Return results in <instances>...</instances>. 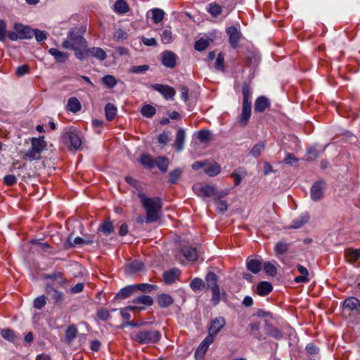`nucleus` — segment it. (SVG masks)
<instances>
[{
	"label": "nucleus",
	"mask_w": 360,
	"mask_h": 360,
	"mask_svg": "<svg viewBox=\"0 0 360 360\" xmlns=\"http://www.w3.org/2000/svg\"><path fill=\"white\" fill-rule=\"evenodd\" d=\"M62 46L66 49L73 50L77 58L79 60L85 58L84 50L87 47V41L78 29L72 28L69 30Z\"/></svg>",
	"instance_id": "f257e3e1"
},
{
	"label": "nucleus",
	"mask_w": 360,
	"mask_h": 360,
	"mask_svg": "<svg viewBox=\"0 0 360 360\" xmlns=\"http://www.w3.org/2000/svg\"><path fill=\"white\" fill-rule=\"evenodd\" d=\"M141 205L146 211L145 221L152 223L158 221L160 217L162 207V200L159 197L149 198L143 193H138Z\"/></svg>",
	"instance_id": "f03ea898"
},
{
	"label": "nucleus",
	"mask_w": 360,
	"mask_h": 360,
	"mask_svg": "<svg viewBox=\"0 0 360 360\" xmlns=\"http://www.w3.org/2000/svg\"><path fill=\"white\" fill-rule=\"evenodd\" d=\"M243 103L242 110L240 115L239 122L243 126H246L252 113V105L250 98L252 91L249 83L244 82L242 84Z\"/></svg>",
	"instance_id": "7ed1b4c3"
},
{
	"label": "nucleus",
	"mask_w": 360,
	"mask_h": 360,
	"mask_svg": "<svg viewBox=\"0 0 360 360\" xmlns=\"http://www.w3.org/2000/svg\"><path fill=\"white\" fill-rule=\"evenodd\" d=\"M130 338L141 345L154 344L160 340L161 333L155 329H143L134 332Z\"/></svg>",
	"instance_id": "20e7f679"
},
{
	"label": "nucleus",
	"mask_w": 360,
	"mask_h": 360,
	"mask_svg": "<svg viewBox=\"0 0 360 360\" xmlns=\"http://www.w3.org/2000/svg\"><path fill=\"white\" fill-rule=\"evenodd\" d=\"M31 148L25 153L23 158L29 161L40 160L41 153L46 148L47 143L44 136L38 138L33 137L30 139Z\"/></svg>",
	"instance_id": "39448f33"
},
{
	"label": "nucleus",
	"mask_w": 360,
	"mask_h": 360,
	"mask_svg": "<svg viewBox=\"0 0 360 360\" xmlns=\"http://www.w3.org/2000/svg\"><path fill=\"white\" fill-rule=\"evenodd\" d=\"M194 192L200 197L206 198L213 196L214 198L224 197L227 195L225 191H217L214 187L210 185L195 184L193 186Z\"/></svg>",
	"instance_id": "423d86ee"
},
{
	"label": "nucleus",
	"mask_w": 360,
	"mask_h": 360,
	"mask_svg": "<svg viewBox=\"0 0 360 360\" xmlns=\"http://www.w3.org/2000/svg\"><path fill=\"white\" fill-rule=\"evenodd\" d=\"M62 139L65 143H70V148L71 150H77L80 148L82 141L77 134L72 131H68L62 136Z\"/></svg>",
	"instance_id": "0eeeda50"
},
{
	"label": "nucleus",
	"mask_w": 360,
	"mask_h": 360,
	"mask_svg": "<svg viewBox=\"0 0 360 360\" xmlns=\"http://www.w3.org/2000/svg\"><path fill=\"white\" fill-rule=\"evenodd\" d=\"M151 88L161 94L166 99L171 101L174 100L176 91L173 87L169 85L154 84L151 85Z\"/></svg>",
	"instance_id": "6e6552de"
},
{
	"label": "nucleus",
	"mask_w": 360,
	"mask_h": 360,
	"mask_svg": "<svg viewBox=\"0 0 360 360\" xmlns=\"http://www.w3.org/2000/svg\"><path fill=\"white\" fill-rule=\"evenodd\" d=\"M226 32L229 36V41L233 49H236L238 46V43L242 37L240 31L234 26H230L226 28Z\"/></svg>",
	"instance_id": "1a4fd4ad"
},
{
	"label": "nucleus",
	"mask_w": 360,
	"mask_h": 360,
	"mask_svg": "<svg viewBox=\"0 0 360 360\" xmlns=\"http://www.w3.org/2000/svg\"><path fill=\"white\" fill-rule=\"evenodd\" d=\"M325 188V182L323 181H318L315 182L310 190L311 198L314 201L320 200L323 196Z\"/></svg>",
	"instance_id": "9d476101"
},
{
	"label": "nucleus",
	"mask_w": 360,
	"mask_h": 360,
	"mask_svg": "<svg viewBox=\"0 0 360 360\" xmlns=\"http://www.w3.org/2000/svg\"><path fill=\"white\" fill-rule=\"evenodd\" d=\"M225 324L226 321L224 317L219 316L213 319L210 323L208 336H211L214 339V337L224 328Z\"/></svg>",
	"instance_id": "9b49d317"
},
{
	"label": "nucleus",
	"mask_w": 360,
	"mask_h": 360,
	"mask_svg": "<svg viewBox=\"0 0 360 360\" xmlns=\"http://www.w3.org/2000/svg\"><path fill=\"white\" fill-rule=\"evenodd\" d=\"M161 56V62L163 65L169 68H174L176 66L178 57L174 52L165 51Z\"/></svg>",
	"instance_id": "f8f14e48"
},
{
	"label": "nucleus",
	"mask_w": 360,
	"mask_h": 360,
	"mask_svg": "<svg viewBox=\"0 0 360 360\" xmlns=\"http://www.w3.org/2000/svg\"><path fill=\"white\" fill-rule=\"evenodd\" d=\"M13 28L20 36V39H28L33 37V31L29 26L17 22L14 24Z\"/></svg>",
	"instance_id": "ddd939ff"
},
{
	"label": "nucleus",
	"mask_w": 360,
	"mask_h": 360,
	"mask_svg": "<svg viewBox=\"0 0 360 360\" xmlns=\"http://www.w3.org/2000/svg\"><path fill=\"white\" fill-rule=\"evenodd\" d=\"M214 342V338L211 336L207 335L206 338L200 344L198 349L195 351V356L198 359V358H204L206 352L207 351L210 345Z\"/></svg>",
	"instance_id": "4468645a"
},
{
	"label": "nucleus",
	"mask_w": 360,
	"mask_h": 360,
	"mask_svg": "<svg viewBox=\"0 0 360 360\" xmlns=\"http://www.w3.org/2000/svg\"><path fill=\"white\" fill-rule=\"evenodd\" d=\"M45 292L47 295L51 296V299L53 300L56 304H60L64 301L63 292L59 291L51 285H46Z\"/></svg>",
	"instance_id": "2eb2a0df"
},
{
	"label": "nucleus",
	"mask_w": 360,
	"mask_h": 360,
	"mask_svg": "<svg viewBox=\"0 0 360 360\" xmlns=\"http://www.w3.org/2000/svg\"><path fill=\"white\" fill-rule=\"evenodd\" d=\"M270 105V100L264 96H260L255 100L254 110L255 112H263L269 108Z\"/></svg>",
	"instance_id": "dca6fc26"
},
{
	"label": "nucleus",
	"mask_w": 360,
	"mask_h": 360,
	"mask_svg": "<svg viewBox=\"0 0 360 360\" xmlns=\"http://www.w3.org/2000/svg\"><path fill=\"white\" fill-rule=\"evenodd\" d=\"M343 307L345 309L349 311H356L360 313V301L354 297H350L345 300L343 302Z\"/></svg>",
	"instance_id": "f3484780"
},
{
	"label": "nucleus",
	"mask_w": 360,
	"mask_h": 360,
	"mask_svg": "<svg viewBox=\"0 0 360 360\" xmlns=\"http://www.w3.org/2000/svg\"><path fill=\"white\" fill-rule=\"evenodd\" d=\"M247 269L253 274H258L262 267V262L257 259L248 257L246 260Z\"/></svg>",
	"instance_id": "a211bd4d"
},
{
	"label": "nucleus",
	"mask_w": 360,
	"mask_h": 360,
	"mask_svg": "<svg viewBox=\"0 0 360 360\" xmlns=\"http://www.w3.org/2000/svg\"><path fill=\"white\" fill-rule=\"evenodd\" d=\"M85 58L88 57L89 55L93 57L97 58L101 60L106 58V53L104 50L98 47H93L88 49L87 47L84 50Z\"/></svg>",
	"instance_id": "6ab92c4d"
},
{
	"label": "nucleus",
	"mask_w": 360,
	"mask_h": 360,
	"mask_svg": "<svg viewBox=\"0 0 360 360\" xmlns=\"http://www.w3.org/2000/svg\"><path fill=\"white\" fill-rule=\"evenodd\" d=\"M297 269L301 275L295 277L294 279V282L296 283H308L309 281V271L307 270V269L301 264H297Z\"/></svg>",
	"instance_id": "aec40b11"
},
{
	"label": "nucleus",
	"mask_w": 360,
	"mask_h": 360,
	"mask_svg": "<svg viewBox=\"0 0 360 360\" xmlns=\"http://www.w3.org/2000/svg\"><path fill=\"white\" fill-rule=\"evenodd\" d=\"M181 252L186 259L191 262L197 261L198 255L195 248L191 246H184L181 248Z\"/></svg>",
	"instance_id": "412c9836"
},
{
	"label": "nucleus",
	"mask_w": 360,
	"mask_h": 360,
	"mask_svg": "<svg viewBox=\"0 0 360 360\" xmlns=\"http://www.w3.org/2000/svg\"><path fill=\"white\" fill-rule=\"evenodd\" d=\"M264 330L269 336H271L276 340H281L283 336V333L278 328H276L268 323H266L264 326Z\"/></svg>",
	"instance_id": "4be33fe9"
},
{
	"label": "nucleus",
	"mask_w": 360,
	"mask_h": 360,
	"mask_svg": "<svg viewBox=\"0 0 360 360\" xmlns=\"http://www.w3.org/2000/svg\"><path fill=\"white\" fill-rule=\"evenodd\" d=\"M174 300L168 294L162 293L157 297V303L161 308H167L174 303Z\"/></svg>",
	"instance_id": "5701e85b"
},
{
	"label": "nucleus",
	"mask_w": 360,
	"mask_h": 360,
	"mask_svg": "<svg viewBox=\"0 0 360 360\" xmlns=\"http://www.w3.org/2000/svg\"><path fill=\"white\" fill-rule=\"evenodd\" d=\"M273 290V285L267 281H261L257 285V292L260 296L268 295Z\"/></svg>",
	"instance_id": "b1692460"
},
{
	"label": "nucleus",
	"mask_w": 360,
	"mask_h": 360,
	"mask_svg": "<svg viewBox=\"0 0 360 360\" xmlns=\"http://www.w3.org/2000/svg\"><path fill=\"white\" fill-rule=\"evenodd\" d=\"M134 285H127L122 288L117 294L115 295V299L116 300H124L130 297L135 292Z\"/></svg>",
	"instance_id": "393cba45"
},
{
	"label": "nucleus",
	"mask_w": 360,
	"mask_h": 360,
	"mask_svg": "<svg viewBox=\"0 0 360 360\" xmlns=\"http://www.w3.org/2000/svg\"><path fill=\"white\" fill-rule=\"evenodd\" d=\"M186 138V132L184 129H179L176 134L174 147L177 151H181L184 148V144Z\"/></svg>",
	"instance_id": "a878e982"
},
{
	"label": "nucleus",
	"mask_w": 360,
	"mask_h": 360,
	"mask_svg": "<svg viewBox=\"0 0 360 360\" xmlns=\"http://www.w3.org/2000/svg\"><path fill=\"white\" fill-rule=\"evenodd\" d=\"M180 276V271L176 269H169L163 274L164 281L166 283H174Z\"/></svg>",
	"instance_id": "bb28decb"
},
{
	"label": "nucleus",
	"mask_w": 360,
	"mask_h": 360,
	"mask_svg": "<svg viewBox=\"0 0 360 360\" xmlns=\"http://www.w3.org/2000/svg\"><path fill=\"white\" fill-rule=\"evenodd\" d=\"M77 333V327L75 324L70 325L65 330V341L69 344L72 343L76 338Z\"/></svg>",
	"instance_id": "cd10ccee"
},
{
	"label": "nucleus",
	"mask_w": 360,
	"mask_h": 360,
	"mask_svg": "<svg viewBox=\"0 0 360 360\" xmlns=\"http://www.w3.org/2000/svg\"><path fill=\"white\" fill-rule=\"evenodd\" d=\"M346 260L349 263H354L360 258V249H347L345 252Z\"/></svg>",
	"instance_id": "c85d7f7f"
},
{
	"label": "nucleus",
	"mask_w": 360,
	"mask_h": 360,
	"mask_svg": "<svg viewBox=\"0 0 360 360\" xmlns=\"http://www.w3.org/2000/svg\"><path fill=\"white\" fill-rule=\"evenodd\" d=\"M49 53L54 57L56 60L59 63H64L68 59L69 55L67 53L62 52L57 49L51 48L49 50Z\"/></svg>",
	"instance_id": "c756f323"
},
{
	"label": "nucleus",
	"mask_w": 360,
	"mask_h": 360,
	"mask_svg": "<svg viewBox=\"0 0 360 360\" xmlns=\"http://www.w3.org/2000/svg\"><path fill=\"white\" fill-rule=\"evenodd\" d=\"M155 165L162 172H166L169 167V159L165 156H159L155 159Z\"/></svg>",
	"instance_id": "7c9ffc66"
},
{
	"label": "nucleus",
	"mask_w": 360,
	"mask_h": 360,
	"mask_svg": "<svg viewBox=\"0 0 360 360\" xmlns=\"http://www.w3.org/2000/svg\"><path fill=\"white\" fill-rule=\"evenodd\" d=\"M218 280V276L212 271H209L205 276L207 286L210 289L214 288L215 286H219Z\"/></svg>",
	"instance_id": "2f4dec72"
},
{
	"label": "nucleus",
	"mask_w": 360,
	"mask_h": 360,
	"mask_svg": "<svg viewBox=\"0 0 360 360\" xmlns=\"http://www.w3.org/2000/svg\"><path fill=\"white\" fill-rule=\"evenodd\" d=\"M67 108L71 112H77L82 108L81 103L76 97H71L68 99Z\"/></svg>",
	"instance_id": "473e14b6"
},
{
	"label": "nucleus",
	"mask_w": 360,
	"mask_h": 360,
	"mask_svg": "<svg viewBox=\"0 0 360 360\" xmlns=\"http://www.w3.org/2000/svg\"><path fill=\"white\" fill-rule=\"evenodd\" d=\"M105 112L106 119L109 121H112L116 116L117 108L114 104L108 103L105 107Z\"/></svg>",
	"instance_id": "72a5a7b5"
},
{
	"label": "nucleus",
	"mask_w": 360,
	"mask_h": 360,
	"mask_svg": "<svg viewBox=\"0 0 360 360\" xmlns=\"http://www.w3.org/2000/svg\"><path fill=\"white\" fill-rule=\"evenodd\" d=\"M115 11L120 14L126 13L129 11V6L124 0H117L114 5Z\"/></svg>",
	"instance_id": "f704fd0d"
},
{
	"label": "nucleus",
	"mask_w": 360,
	"mask_h": 360,
	"mask_svg": "<svg viewBox=\"0 0 360 360\" xmlns=\"http://www.w3.org/2000/svg\"><path fill=\"white\" fill-rule=\"evenodd\" d=\"M105 235L108 236L114 232V226L110 220H106L101 224L99 229Z\"/></svg>",
	"instance_id": "c9c22d12"
},
{
	"label": "nucleus",
	"mask_w": 360,
	"mask_h": 360,
	"mask_svg": "<svg viewBox=\"0 0 360 360\" xmlns=\"http://www.w3.org/2000/svg\"><path fill=\"white\" fill-rule=\"evenodd\" d=\"M133 302L136 304H142L146 306H151L153 304V299L149 295H140L133 300Z\"/></svg>",
	"instance_id": "e433bc0d"
},
{
	"label": "nucleus",
	"mask_w": 360,
	"mask_h": 360,
	"mask_svg": "<svg viewBox=\"0 0 360 360\" xmlns=\"http://www.w3.org/2000/svg\"><path fill=\"white\" fill-rule=\"evenodd\" d=\"M72 234H70L67 240V242L65 243L64 246L66 249H69L73 248L75 245H84V238L77 236L76 237L73 242L71 241Z\"/></svg>",
	"instance_id": "4c0bfd02"
},
{
	"label": "nucleus",
	"mask_w": 360,
	"mask_h": 360,
	"mask_svg": "<svg viewBox=\"0 0 360 360\" xmlns=\"http://www.w3.org/2000/svg\"><path fill=\"white\" fill-rule=\"evenodd\" d=\"M266 143L264 141H260L255 144L251 149L250 154L254 157H259L262 152L264 150Z\"/></svg>",
	"instance_id": "58836bf2"
},
{
	"label": "nucleus",
	"mask_w": 360,
	"mask_h": 360,
	"mask_svg": "<svg viewBox=\"0 0 360 360\" xmlns=\"http://www.w3.org/2000/svg\"><path fill=\"white\" fill-rule=\"evenodd\" d=\"M182 173L183 170L181 168H176L172 170L169 174V182L172 184H176Z\"/></svg>",
	"instance_id": "ea45409f"
},
{
	"label": "nucleus",
	"mask_w": 360,
	"mask_h": 360,
	"mask_svg": "<svg viewBox=\"0 0 360 360\" xmlns=\"http://www.w3.org/2000/svg\"><path fill=\"white\" fill-rule=\"evenodd\" d=\"M140 162L144 165L145 167L151 169L155 166V159H153L150 155L143 154L140 158Z\"/></svg>",
	"instance_id": "a19ab883"
},
{
	"label": "nucleus",
	"mask_w": 360,
	"mask_h": 360,
	"mask_svg": "<svg viewBox=\"0 0 360 360\" xmlns=\"http://www.w3.org/2000/svg\"><path fill=\"white\" fill-rule=\"evenodd\" d=\"M221 167L217 163L212 164L205 169V173L210 176H215L219 174Z\"/></svg>",
	"instance_id": "79ce46f5"
},
{
	"label": "nucleus",
	"mask_w": 360,
	"mask_h": 360,
	"mask_svg": "<svg viewBox=\"0 0 360 360\" xmlns=\"http://www.w3.org/2000/svg\"><path fill=\"white\" fill-rule=\"evenodd\" d=\"M289 246V243L284 241H279L276 244L274 251L276 255H283L288 252Z\"/></svg>",
	"instance_id": "37998d69"
},
{
	"label": "nucleus",
	"mask_w": 360,
	"mask_h": 360,
	"mask_svg": "<svg viewBox=\"0 0 360 360\" xmlns=\"http://www.w3.org/2000/svg\"><path fill=\"white\" fill-rule=\"evenodd\" d=\"M46 278L53 281H58V284L61 286H63L67 282V280L63 277V273L61 272L53 273L47 275Z\"/></svg>",
	"instance_id": "c03bdc74"
},
{
	"label": "nucleus",
	"mask_w": 360,
	"mask_h": 360,
	"mask_svg": "<svg viewBox=\"0 0 360 360\" xmlns=\"http://www.w3.org/2000/svg\"><path fill=\"white\" fill-rule=\"evenodd\" d=\"M152 19L155 23L160 22L165 16V12L160 8H153L151 10Z\"/></svg>",
	"instance_id": "a18cd8bd"
},
{
	"label": "nucleus",
	"mask_w": 360,
	"mask_h": 360,
	"mask_svg": "<svg viewBox=\"0 0 360 360\" xmlns=\"http://www.w3.org/2000/svg\"><path fill=\"white\" fill-rule=\"evenodd\" d=\"M205 285L204 281L200 278H195L190 283V287L194 292L202 290Z\"/></svg>",
	"instance_id": "49530a36"
},
{
	"label": "nucleus",
	"mask_w": 360,
	"mask_h": 360,
	"mask_svg": "<svg viewBox=\"0 0 360 360\" xmlns=\"http://www.w3.org/2000/svg\"><path fill=\"white\" fill-rule=\"evenodd\" d=\"M129 273H135L143 269V264L141 261H134L129 263L127 266Z\"/></svg>",
	"instance_id": "de8ad7c7"
},
{
	"label": "nucleus",
	"mask_w": 360,
	"mask_h": 360,
	"mask_svg": "<svg viewBox=\"0 0 360 360\" xmlns=\"http://www.w3.org/2000/svg\"><path fill=\"white\" fill-rule=\"evenodd\" d=\"M1 336L6 340L11 342H15L17 340V336L15 335L14 332L11 329H3L1 331Z\"/></svg>",
	"instance_id": "09e8293b"
},
{
	"label": "nucleus",
	"mask_w": 360,
	"mask_h": 360,
	"mask_svg": "<svg viewBox=\"0 0 360 360\" xmlns=\"http://www.w3.org/2000/svg\"><path fill=\"white\" fill-rule=\"evenodd\" d=\"M210 44V39L200 38L195 43L194 47L195 50L198 51H202L205 50L209 46Z\"/></svg>",
	"instance_id": "8fccbe9b"
},
{
	"label": "nucleus",
	"mask_w": 360,
	"mask_h": 360,
	"mask_svg": "<svg viewBox=\"0 0 360 360\" xmlns=\"http://www.w3.org/2000/svg\"><path fill=\"white\" fill-rule=\"evenodd\" d=\"M308 219L309 217L307 215H302L292 221V224L290 225V228L299 229L302 227L305 223H307Z\"/></svg>",
	"instance_id": "3c124183"
},
{
	"label": "nucleus",
	"mask_w": 360,
	"mask_h": 360,
	"mask_svg": "<svg viewBox=\"0 0 360 360\" xmlns=\"http://www.w3.org/2000/svg\"><path fill=\"white\" fill-rule=\"evenodd\" d=\"M212 293V296L211 298V301L213 304V305H217L221 300V292H220V288L219 286H215L213 288L210 289Z\"/></svg>",
	"instance_id": "603ef678"
},
{
	"label": "nucleus",
	"mask_w": 360,
	"mask_h": 360,
	"mask_svg": "<svg viewBox=\"0 0 360 360\" xmlns=\"http://www.w3.org/2000/svg\"><path fill=\"white\" fill-rule=\"evenodd\" d=\"M135 290H140L142 292H150L153 290H156L158 286L155 285H151L149 283H140L135 284Z\"/></svg>",
	"instance_id": "864d4df0"
},
{
	"label": "nucleus",
	"mask_w": 360,
	"mask_h": 360,
	"mask_svg": "<svg viewBox=\"0 0 360 360\" xmlns=\"http://www.w3.org/2000/svg\"><path fill=\"white\" fill-rule=\"evenodd\" d=\"M141 112L146 117H152L156 113V109L150 105H145L142 107Z\"/></svg>",
	"instance_id": "5fc2aeb1"
},
{
	"label": "nucleus",
	"mask_w": 360,
	"mask_h": 360,
	"mask_svg": "<svg viewBox=\"0 0 360 360\" xmlns=\"http://www.w3.org/2000/svg\"><path fill=\"white\" fill-rule=\"evenodd\" d=\"M207 11L211 14V15L217 17L221 13L222 8L219 4L211 3L208 5Z\"/></svg>",
	"instance_id": "6e6d98bb"
},
{
	"label": "nucleus",
	"mask_w": 360,
	"mask_h": 360,
	"mask_svg": "<svg viewBox=\"0 0 360 360\" xmlns=\"http://www.w3.org/2000/svg\"><path fill=\"white\" fill-rule=\"evenodd\" d=\"M103 83L108 88H112L116 86L117 81L112 75H105L102 78Z\"/></svg>",
	"instance_id": "4d7b16f0"
},
{
	"label": "nucleus",
	"mask_w": 360,
	"mask_h": 360,
	"mask_svg": "<svg viewBox=\"0 0 360 360\" xmlns=\"http://www.w3.org/2000/svg\"><path fill=\"white\" fill-rule=\"evenodd\" d=\"M222 197L214 198L217 205V209L221 213H224L228 210V205L226 200H221Z\"/></svg>",
	"instance_id": "13d9d810"
},
{
	"label": "nucleus",
	"mask_w": 360,
	"mask_h": 360,
	"mask_svg": "<svg viewBox=\"0 0 360 360\" xmlns=\"http://www.w3.org/2000/svg\"><path fill=\"white\" fill-rule=\"evenodd\" d=\"M214 68L218 71L224 70V54L219 53L214 63Z\"/></svg>",
	"instance_id": "bf43d9fd"
},
{
	"label": "nucleus",
	"mask_w": 360,
	"mask_h": 360,
	"mask_svg": "<svg viewBox=\"0 0 360 360\" xmlns=\"http://www.w3.org/2000/svg\"><path fill=\"white\" fill-rule=\"evenodd\" d=\"M247 173L245 171V169H240V171L234 172L231 174V176L234 179L235 185L238 186L240 184L241 180L243 178H244L246 176Z\"/></svg>",
	"instance_id": "052dcab7"
},
{
	"label": "nucleus",
	"mask_w": 360,
	"mask_h": 360,
	"mask_svg": "<svg viewBox=\"0 0 360 360\" xmlns=\"http://www.w3.org/2000/svg\"><path fill=\"white\" fill-rule=\"evenodd\" d=\"M264 271L271 276H275L277 274L276 267L271 262H266L264 264Z\"/></svg>",
	"instance_id": "680f3d73"
},
{
	"label": "nucleus",
	"mask_w": 360,
	"mask_h": 360,
	"mask_svg": "<svg viewBox=\"0 0 360 360\" xmlns=\"http://www.w3.org/2000/svg\"><path fill=\"white\" fill-rule=\"evenodd\" d=\"M211 132L209 130H200L198 133V139L200 142L205 143L210 140Z\"/></svg>",
	"instance_id": "e2e57ef3"
},
{
	"label": "nucleus",
	"mask_w": 360,
	"mask_h": 360,
	"mask_svg": "<svg viewBox=\"0 0 360 360\" xmlns=\"http://www.w3.org/2000/svg\"><path fill=\"white\" fill-rule=\"evenodd\" d=\"M46 297L44 295L39 296L34 300V307L41 309L46 305Z\"/></svg>",
	"instance_id": "0e129e2a"
},
{
	"label": "nucleus",
	"mask_w": 360,
	"mask_h": 360,
	"mask_svg": "<svg viewBox=\"0 0 360 360\" xmlns=\"http://www.w3.org/2000/svg\"><path fill=\"white\" fill-rule=\"evenodd\" d=\"M161 41L163 44H169L172 41V34L170 30H165L161 34Z\"/></svg>",
	"instance_id": "69168bd1"
},
{
	"label": "nucleus",
	"mask_w": 360,
	"mask_h": 360,
	"mask_svg": "<svg viewBox=\"0 0 360 360\" xmlns=\"http://www.w3.org/2000/svg\"><path fill=\"white\" fill-rule=\"evenodd\" d=\"M32 31L37 41L41 42L46 39L47 34L46 32L39 30H32Z\"/></svg>",
	"instance_id": "338daca9"
},
{
	"label": "nucleus",
	"mask_w": 360,
	"mask_h": 360,
	"mask_svg": "<svg viewBox=\"0 0 360 360\" xmlns=\"http://www.w3.org/2000/svg\"><path fill=\"white\" fill-rule=\"evenodd\" d=\"M149 70V65H142L139 66H132L130 69V72L132 73L140 74L144 73Z\"/></svg>",
	"instance_id": "774afa93"
}]
</instances>
